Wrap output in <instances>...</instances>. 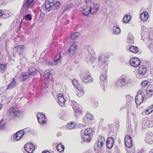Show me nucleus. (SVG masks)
I'll list each match as a JSON object with an SVG mask.
<instances>
[{
  "label": "nucleus",
  "mask_w": 153,
  "mask_h": 153,
  "mask_svg": "<svg viewBox=\"0 0 153 153\" xmlns=\"http://www.w3.org/2000/svg\"><path fill=\"white\" fill-rule=\"evenodd\" d=\"M129 79L126 76L122 75L117 81L116 84L117 87H123L130 83Z\"/></svg>",
  "instance_id": "4"
},
{
  "label": "nucleus",
  "mask_w": 153,
  "mask_h": 153,
  "mask_svg": "<svg viewBox=\"0 0 153 153\" xmlns=\"http://www.w3.org/2000/svg\"><path fill=\"white\" fill-rule=\"evenodd\" d=\"M25 151L28 153H32L35 149L34 145L31 143H27L24 146Z\"/></svg>",
  "instance_id": "15"
},
{
  "label": "nucleus",
  "mask_w": 153,
  "mask_h": 153,
  "mask_svg": "<svg viewBox=\"0 0 153 153\" xmlns=\"http://www.w3.org/2000/svg\"><path fill=\"white\" fill-rule=\"evenodd\" d=\"M60 7V2L56 0H48L45 4L44 10L49 12L53 9V7L56 9Z\"/></svg>",
  "instance_id": "1"
},
{
  "label": "nucleus",
  "mask_w": 153,
  "mask_h": 153,
  "mask_svg": "<svg viewBox=\"0 0 153 153\" xmlns=\"http://www.w3.org/2000/svg\"><path fill=\"white\" fill-rule=\"evenodd\" d=\"M76 88L79 91V92H81L82 94H84L85 92L83 88H82L79 86H78Z\"/></svg>",
  "instance_id": "45"
},
{
  "label": "nucleus",
  "mask_w": 153,
  "mask_h": 153,
  "mask_svg": "<svg viewBox=\"0 0 153 153\" xmlns=\"http://www.w3.org/2000/svg\"><path fill=\"white\" fill-rule=\"evenodd\" d=\"M108 62L107 61L103 62L101 63V65L100 67V71L101 72L107 73L108 69Z\"/></svg>",
  "instance_id": "18"
},
{
  "label": "nucleus",
  "mask_w": 153,
  "mask_h": 153,
  "mask_svg": "<svg viewBox=\"0 0 153 153\" xmlns=\"http://www.w3.org/2000/svg\"><path fill=\"white\" fill-rule=\"evenodd\" d=\"M131 65L134 67H138L140 64L141 62L140 59L138 58L132 57L130 60Z\"/></svg>",
  "instance_id": "14"
},
{
  "label": "nucleus",
  "mask_w": 153,
  "mask_h": 153,
  "mask_svg": "<svg viewBox=\"0 0 153 153\" xmlns=\"http://www.w3.org/2000/svg\"><path fill=\"white\" fill-rule=\"evenodd\" d=\"M98 102L95 100H93L92 101V105L95 108L98 106Z\"/></svg>",
  "instance_id": "46"
},
{
  "label": "nucleus",
  "mask_w": 153,
  "mask_h": 153,
  "mask_svg": "<svg viewBox=\"0 0 153 153\" xmlns=\"http://www.w3.org/2000/svg\"><path fill=\"white\" fill-rule=\"evenodd\" d=\"M71 105L74 111L76 113H79L81 114L82 111L81 110V106L75 101H73L72 102Z\"/></svg>",
  "instance_id": "13"
},
{
  "label": "nucleus",
  "mask_w": 153,
  "mask_h": 153,
  "mask_svg": "<svg viewBox=\"0 0 153 153\" xmlns=\"http://www.w3.org/2000/svg\"><path fill=\"white\" fill-rule=\"evenodd\" d=\"M57 150L59 152H62L64 151L65 147L63 145H62L61 143H59L58 144L56 147Z\"/></svg>",
  "instance_id": "36"
},
{
  "label": "nucleus",
  "mask_w": 153,
  "mask_h": 153,
  "mask_svg": "<svg viewBox=\"0 0 153 153\" xmlns=\"http://www.w3.org/2000/svg\"><path fill=\"white\" fill-rule=\"evenodd\" d=\"M93 131L92 128H88L85 129L82 135L81 138L84 142H89L91 140V138L93 137Z\"/></svg>",
  "instance_id": "2"
},
{
  "label": "nucleus",
  "mask_w": 153,
  "mask_h": 153,
  "mask_svg": "<svg viewBox=\"0 0 153 153\" xmlns=\"http://www.w3.org/2000/svg\"><path fill=\"white\" fill-rule=\"evenodd\" d=\"M59 116L60 118L63 120H64L66 117V115L63 112H62L60 114Z\"/></svg>",
  "instance_id": "49"
},
{
  "label": "nucleus",
  "mask_w": 153,
  "mask_h": 153,
  "mask_svg": "<svg viewBox=\"0 0 153 153\" xmlns=\"http://www.w3.org/2000/svg\"><path fill=\"white\" fill-rule=\"evenodd\" d=\"M2 108V105L1 104H0V110H1Z\"/></svg>",
  "instance_id": "59"
},
{
  "label": "nucleus",
  "mask_w": 153,
  "mask_h": 153,
  "mask_svg": "<svg viewBox=\"0 0 153 153\" xmlns=\"http://www.w3.org/2000/svg\"><path fill=\"white\" fill-rule=\"evenodd\" d=\"M77 95L79 97L82 96V95H83L84 94H81V92H78L77 93Z\"/></svg>",
  "instance_id": "52"
},
{
  "label": "nucleus",
  "mask_w": 153,
  "mask_h": 153,
  "mask_svg": "<svg viewBox=\"0 0 153 153\" xmlns=\"http://www.w3.org/2000/svg\"><path fill=\"white\" fill-rule=\"evenodd\" d=\"M86 2H87L88 1H89L90 0H85Z\"/></svg>",
  "instance_id": "60"
},
{
  "label": "nucleus",
  "mask_w": 153,
  "mask_h": 153,
  "mask_svg": "<svg viewBox=\"0 0 153 153\" xmlns=\"http://www.w3.org/2000/svg\"><path fill=\"white\" fill-rule=\"evenodd\" d=\"M149 17L148 13L146 12H143L140 15V18L141 20L145 22L147 20Z\"/></svg>",
  "instance_id": "31"
},
{
  "label": "nucleus",
  "mask_w": 153,
  "mask_h": 153,
  "mask_svg": "<svg viewBox=\"0 0 153 153\" xmlns=\"http://www.w3.org/2000/svg\"><path fill=\"white\" fill-rule=\"evenodd\" d=\"M90 13L95 14L97 13L99 10V6L97 4H94L93 6L89 7Z\"/></svg>",
  "instance_id": "28"
},
{
  "label": "nucleus",
  "mask_w": 153,
  "mask_h": 153,
  "mask_svg": "<svg viewBox=\"0 0 153 153\" xmlns=\"http://www.w3.org/2000/svg\"><path fill=\"white\" fill-rule=\"evenodd\" d=\"M79 36V33L78 32H76L71 34V38L72 40H75L78 38Z\"/></svg>",
  "instance_id": "42"
},
{
  "label": "nucleus",
  "mask_w": 153,
  "mask_h": 153,
  "mask_svg": "<svg viewBox=\"0 0 153 153\" xmlns=\"http://www.w3.org/2000/svg\"><path fill=\"white\" fill-rule=\"evenodd\" d=\"M145 141L148 144H151L153 143V134L152 132H149L146 134Z\"/></svg>",
  "instance_id": "19"
},
{
  "label": "nucleus",
  "mask_w": 153,
  "mask_h": 153,
  "mask_svg": "<svg viewBox=\"0 0 153 153\" xmlns=\"http://www.w3.org/2000/svg\"><path fill=\"white\" fill-rule=\"evenodd\" d=\"M24 133L25 132L24 131H19L14 134L13 138L15 140H19L22 137Z\"/></svg>",
  "instance_id": "21"
},
{
  "label": "nucleus",
  "mask_w": 153,
  "mask_h": 153,
  "mask_svg": "<svg viewBox=\"0 0 153 153\" xmlns=\"http://www.w3.org/2000/svg\"><path fill=\"white\" fill-rule=\"evenodd\" d=\"M38 121L40 124L45 125L47 123V119L45 116L42 113H39L37 115Z\"/></svg>",
  "instance_id": "10"
},
{
  "label": "nucleus",
  "mask_w": 153,
  "mask_h": 153,
  "mask_svg": "<svg viewBox=\"0 0 153 153\" xmlns=\"http://www.w3.org/2000/svg\"><path fill=\"white\" fill-rule=\"evenodd\" d=\"M71 7V6H69V7H67L66 8H65V9L66 10H69Z\"/></svg>",
  "instance_id": "56"
},
{
  "label": "nucleus",
  "mask_w": 153,
  "mask_h": 153,
  "mask_svg": "<svg viewBox=\"0 0 153 153\" xmlns=\"http://www.w3.org/2000/svg\"><path fill=\"white\" fill-rule=\"evenodd\" d=\"M144 95L142 90H139L135 98V103L137 105H140L143 102L144 98Z\"/></svg>",
  "instance_id": "5"
},
{
  "label": "nucleus",
  "mask_w": 153,
  "mask_h": 153,
  "mask_svg": "<svg viewBox=\"0 0 153 153\" xmlns=\"http://www.w3.org/2000/svg\"><path fill=\"white\" fill-rule=\"evenodd\" d=\"M149 153H153V149H152Z\"/></svg>",
  "instance_id": "58"
},
{
  "label": "nucleus",
  "mask_w": 153,
  "mask_h": 153,
  "mask_svg": "<svg viewBox=\"0 0 153 153\" xmlns=\"http://www.w3.org/2000/svg\"><path fill=\"white\" fill-rule=\"evenodd\" d=\"M143 121L146 122V123L147 125L150 127H153V120H152L150 118L146 117L143 119Z\"/></svg>",
  "instance_id": "34"
},
{
  "label": "nucleus",
  "mask_w": 153,
  "mask_h": 153,
  "mask_svg": "<svg viewBox=\"0 0 153 153\" xmlns=\"http://www.w3.org/2000/svg\"><path fill=\"white\" fill-rule=\"evenodd\" d=\"M113 30L114 33L115 34H118L120 33V28L117 26H114L113 27Z\"/></svg>",
  "instance_id": "43"
},
{
  "label": "nucleus",
  "mask_w": 153,
  "mask_h": 153,
  "mask_svg": "<svg viewBox=\"0 0 153 153\" xmlns=\"http://www.w3.org/2000/svg\"><path fill=\"white\" fill-rule=\"evenodd\" d=\"M102 74L100 76V80L102 84L107 82L108 80V76L106 75L107 73L101 72Z\"/></svg>",
  "instance_id": "25"
},
{
  "label": "nucleus",
  "mask_w": 153,
  "mask_h": 153,
  "mask_svg": "<svg viewBox=\"0 0 153 153\" xmlns=\"http://www.w3.org/2000/svg\"><path fill=\"white\" fill-rule=\"evenodd\" d=\"M142 32L144 36L146 38L151 40H153V30L150 29H147V30Z\"/></svg>",
  "instance_id": "12"
},
{
  "label": "nucleus",
  "mask_w": 153,
  "mask_h": 153,
  "mask_svg": "<svg viewBox=\"0 0 153 153\" xmlns=\"http://www.w3.org/2000/svg\"><path fill=\"white\" fill-rule=\"evenodd\" d=\"M108 128L109 129L110 128V125H109L108 126Z\"/></svg>",
  "instance_id": "63"
},
{
  "label": "nucleus",
  "mask_w": 153,
  "mask_h": 153,
  "mask_svg": "<svg viewBox=\"0 0 153 153\" xmlns=\"http://www.w3.org/2000/svg\"><path fill=\"white\" fill-rule=\"evenodd\" d=\"M89 13H90L89 7H87L84 8L82 11V13L85 16H88Z\"/></svg>",
  "instance_id": "41"
},
{
  "label": "nucleus",
  "mask_w": 153,
  "mask_h": 153,
  "mask_svg": "<svg viewBox=\"0 0 153 153\" xmlns=\"http://www.w3.org/2000/svg\"><path fill=\"white\" fill-rule=\"evenodd\" d=\"M42 153H50V152L49 151L45 150L43 151Z\"/></svg>",
  "instance_id": "54"
},
{
  "label": "nucleus",
  "mask_w": 153,
  "mask_h": 153,
  "mask_svg": "<svg viewBox=\"0 0 153 153\" xmlns=\"http://www.w3.org/2000/svg\"><path fill=\"white\" fill-rule=\"evenodd\" d=\"M153 111V104L149 106L145 111V113L146 115H149Z\"/></svg>",
  "instance_id": "38"
},
{
  "label": "nucleus",
  "mask_w": 153,
  "mask_h": 153,
  "mask_svg": "<svg viewBox=\"0 0 153 153\" xmlns=\"http://www.w3.org/2000/svg\"><path fill=\"white\" fill-rule=\"evenodd\" d=\"M124 143L126 146L129 148L132 146V140L131 137L129 135H127L124 138Z\"/></svg>",
  "instance_id": "16"
},
{
  "label": "nucleus",
  "mask_w": 153,
  "mask_h": 153,
  "mask_svg": "<svg viewBox=\"0 0 153 153\" xmlns=\"http://www.w3.org/2000/svg\"><path fill=\"white\" fill-rule=\"evenodd\" d=\"M129 49L131 53L138 54L140 53V52L139 51L138 48L136 46H132L129 47Z\"/></svg>",
  "instance_id": "33"
},
{
  "label": "nucleus",
  "mask_w": 153,
  "mask_h": 153,
  "mask_svg": "<svg viewBox=\"0 0 153 153\" xmlns=\"http://www.w3.org/2000/svg\"><path fill=\"white\" fill-rule=\"evenodd\" d=\"M149 82L147 80H144L141 83V85L143 87L146 86L148 84Z\"/></svg>",
  "instance_id": "47"
},
{
  "label": "nucleus",
  "mask_w": 153,
  "mask_h": 153,
  "mask_svg": "<svg viewBox=\"0 0 153 153\" xmlns=\"http://www.w3.org/2000/svg\"><path fill=\"white\" fill-rule=\"evenodd\" d=\"M79 77L82 82L85 83H90L93 82L94 79L91 74L85 72H82L79 75Z\"/></svg>",
  "instance_id": "3"
},
{
  "label": "nucleus",
  "mask_w": 153,
  "mask_h": 153,
  "mask_svg": "<svg viewBox=\"0 0 153 153\" xmlns=\"http://www.w3.org/2000/svg\"><path fill=\"white\" fill-rule=\"evenodd\" d=\"M150 72L151 74L153 76V68L151 70Z\"/></svg>",
  "instance_id": "57"
},
{
  "label": "nucleus",
  "mask_w": 153,
  "mask_h": 153,
  "mask_svg": "<svg viewBox=\"0 0 153 153\" xmlns=\"http://www.w3.org/2000/svg\"><path fill=\"white\" fill-rule=\"evenodd\" d=\"M76 122H69L67 124L66 127L69 129H72L76 127Z\"/></svg>",
  "instance_id": "35"
},
{
  "label": "nucleus",
  "mask_w": 153,
  "mask_h": 153,
  "mask_svg": "<svg viewBox=\"0 0 153 153\" xmlns=\"http://www.w3.org/2000/svg\"><path fill=\"white\" fill-rule=\"evenodd\" d=\"M147 69L145 65H143L140 66L138 69V73L140 75L143 76L147 73Z\"/></svg>",
  "instance_id": "24"
},
{
  "label": "nucleus",
  "mask_w": 153,
  "mask_h": 153,
  "mask_svg": "<svg viewBox=\"0 0 153 153\" xmlns=\"http://www.w3.org/2000/svg\"><path fill=\"white\" fill-rule=\"evenodd\" d=\"M105 138L104 137L99 136L97 140V147L101 148L105 144Z\"/></svg>",
  "instance_id": "22"
},
{
  "label": "nucleus",
  "mask_w": 153,
  "mask_h": 153,
  "mask_svg": "<svg viewBox=\"0 0 153 153\" xmlns=\"http://www.w3.org/2000/svg\"><path fill=\"white\" fill-rule=\"evenodd\" d=\"M7 63L3 64L0 62V73L3 74L6 71L7 68Z\"/></svg>",
  "instance_id": "32"
},
{
  "label": "nucleus",
  "mask_w": 153,
  "mask_h": 153,
  "mask_svg": "<svg viewBox=\"0 0 153 153\" xmlns=\"http://www.w3.org/2000/svg\"><path fill=\"white\" fill-rule=\"evenodd\" d=\"M146 99L150 98L153 95V85H149L146 89Z\"/></svg>",
  "instance_id": "11"
},
{
  "label": "nucleus",
  "mask_w": 153,
  "mask_h": 153,
  "mask_svg": "<svg viewBox=\"0 0 153 153\" xmlns=\"http://www.w3.org/2000/svg\"><path fill=\"white\" fill-rule=\"evenodd\" d=\"M143 151L142 149L138 150L137 151V153H143Z\"/></svg>",
  "instance_id": "53"
},
{
  "label": "nucleus",
  "mask_w": 153,
  "mask_h": 153,
  "mask_svg": "<svg viewBox=\"0 0 153 153\" xmlns=\"http://www.w3.org/2000/svg\"><path fill=\"white\" fill-rule=\"evenodd\" d=\"M38 72V70L33 67H31L28 69V74L29 76H35Z\"/></svg>",
  "instance_id": "29"
},
{
  "label": "nucleus",
  "mask_w": 153,
  "mask_h": 153,
  "mask_svg": "<svg viewBox=\"0 0 153 153\" xmlns=\"http://www.w3.org/2000/svg\"><path fill=\"white\" fill-rule=\"evenodd\" d=\"M52 69H48L46 70L44 72V77L46 79H49L51 76L52 75L51 73Z\"/></svg>",
  "instance_id": "30"
},
{
  "label": "nucleus",
  "mask_w": 153,
  "mask_h": 153,
  "mask_svg": "<svg viewBox=\"0 0 153 153\" xmlns=\"http://www.w3.org/2000/svg\"><path fill=\"white\" fill-rule=\"evenodd\" d=\"M62 59L60 53H58L55 56L54 60L55 64H57V63L59 62H60V60Z\"/></svg>",
  "instance_id": "37"
},
{
  "label": "nucleus",
  "mask_w": 153,
  "mask_h": 153,
  "mask_svg": "<svg viewBox=\"0 0 153 153\" xmlns=\"http://www.w3.org/2000/svg\"><path fill=\"white\" fill-rule=\"evenodd\" d=\"M3 121H4L3 120H1V121H0V123H1V122H3Z\"/></svg>",
  "instance_id": "62"
},
{
  "label": "nucleus",
  "mask_w": 153,
  "mask_h": 153,
  "mask_svg": "<svg viewBox=\"0 0 153 153\" xmlns=\"http://www.w3.org/2000/svg\"><path fill=\"white\" fill-rule=\"evenodd\" d=\"M4 1V0H0V4H3Z\"/></svg>",
  "instance_id": "55"
},
{
  "label": "nucleus",
  "mask_w": 153,
  "mask_h": 153,
  "mask_svg": "<svg viewBox=\"0 0 153 153\" xmlns=\"http://www.w3.org/2000/svg\"><path fill=\"white\" fill-rule=\"evenodd\" d=\"M114 140L113 138L111 137H108L106 142V145L107 148L111 149L114 146Z\"/></svg>",
  "instance_id": "17"
},
{
  "label": "nucleus",
  "mask_w": 153,
  "mask_h": 153,
  "mask_svg": "<svg viewBox=\"0 0 153 153\" xmlns=\"http://www.w3.org/2000/svg\"><path fill=\"white\" fill-rule=\"evenodd\" d=\"M131 19V16L130 15H126L124 16L123 21L124 23H128Z\"/></svg>",
  "instance_id": "40"
},
{
  "label": "nucleus",
  "mask_w": 153,
  "mask_h": 153,
  "mask_svg": "<svg viewBox=\"0 0 153 153\" xmlns=\"http://www.w3.org/2000/svg\"><path fill=\"white\" fill-rule=\"evenodd\" d=\"M57 96L59 105L61 107L64 106L65 105L66 98L62 93L58 94Z\"/></svg>",
  "instance_id": "9"
},
{
  "label": "nucleus",
  "mask_w": 153,
  "mask_h": 153,
  "mask_svg": "<svg viewBox=\"0 0 153 153\" xmlns=\"http://www.w3.org/2000/svg\"><path fill=\"white\" fill-rule=\"evenodd\" d=\"M22 76L23 77V81H25L30 76L28 74L27 72H23L22 74Z\"/></svg>",
  "instance_id": "44"
},
{
  "label": "nucleus",
  "mask_w": 153,
  "mask_h": 153,
  "mask_svg": "<svg viewBox=\"0 0 153 153\" xmlns=\"http://www.w3.org/2000/svg\"><path fill=\"white\" fill-rule=\"evenodd\" d=\"M32 19V16H31V15L30 14H27L26 15H25V16L24 17L23 19L22 20V21L20 22L18 20H17L16 22V24H18L19 25V29H20L21 28V26L22 25V20L23 19H25L26 21H30Z\"/></svg>",
  "instance_id": "23"
},
{
  "label": "nucleus",
  "mask_w": 153,
  "mask_h": 153,
  "mask_svg": "<svg viewBox=\"0 0 153 153\" xmlns=\"http://www.w3.org/2000/svg\"><path fill=\"white\" fill-rule=\"evenodd\" d=\"M16 79L14 78H13L11 82L7 85L6 90H8L13 88L16 86Z\"/></svg>",
  "instance_id": "27"
},
{
  "label": "nucleus",
  "mask_w": 153,
  "mask_h": 153,
  "mask_svg": "<svg viewBox=\"0 0 153 153\" xmlns=\"http://www.w3.org/2000/svg\"><path fill=\"white\" fill-rule=\"evenodd\" d=\"M5 124V123L4 122L3 123L2 126L3 127H4V126Z\"/></svg>",
  "instance_id": "61"
},
{
  "label": "nucleus",
  "mask_w": 153,
  "mask_h": 153,
  "mask_svg": "<svg viewBox=\"0 0 153 153\" xmlns=\"http://www.w3.org/2000/svg\"><path fill=\"white\" fill-rule=\"evenodd\" d=\"M94 119L93 115L87 113L85 115L82 119L83 122L85 124L88 123L89 122L92 120Z\"/></svg>",
  "instance_id": "20"
},
{
  "label": "nucleus",
  "mask_w": 153,
  "mask_h": 153,
  "mask_svg": "<svg viewBox=\"0 0 153 153\" xmlns=\"http://www.w3.org/2000/svg\"><path fill=\"white\" fill-rule=\"evenodd\" d=\"M134 37L132 35L130 34H129L128 37V44H133L134 43Z\"/></svg>",
  "instance_id": "39"
},
{
  "label": "nucleus",
  "mask_w": 153,
  "mask_h": 153,
  "mask_svg": "<svg viewBox=\"0 0 153 153\" xmlns=\"http://www.w3.org/2000/svg\"><path fill=\"white\" fill-rule=\"evenodd\" d=\"M73 85L75 88H76L78 86L77 84H78L77 81L75 79H73L72 82Z\"/></svg>",
  "instance_id": "48"
},
{
  "label": "nucleus",
  "mask_w": 153,
  "mask_h": 153,
  "mask_svg": "<svg viewBox=\"0 0 153 153\" xmlns=\"http://www.w3.org/2000/svg\"><path fill=\"white\" fill-rule=\"evenodd\" d=\"M4 14L3 11L2 10H0V18H1V17H3V18H4Z\"/></svg>",
  "instance_id": "51"
},
{
  "label": "nucleus",
  "mask_w": 153,
  "mask_h": 153,
  "mask_svg": "<svg viewBox=\"0 0 153 153\" xmlns=\"http://www.w3.org/2000/svg\"><path fill=\"white\" fill-rule=\"evenodd\" d=\"M8 112L9 115L13 117H18L21 114L20 111L13 107H10L8 110Z\"/></svg>",
  "instance_id": "6"
},
{
  "label": "nucleus",
  "mask_w": 153,
  "mask_h": 153,
  "mask_svg": "<svg viewBox=\"0 0 153 153\" xmlns=\"http://www.w3.org/2000/svg\"><path fill=\"white\" fill-rule=\"evenodd\" d=\"M35 0H25L22 7L25 8L26 10L29 8L30 6L32 4Z\"/></svg>",
  "instance_id": "26"
},
{
  "label": "nucleus",
  "mask_w": 153,
  "mask_h": 153,
  "mask_svg": "<svg viewBox=\"0 0 153 153\" xmlns=\"http://www.w3.org/2000/svg\"><path fill=\"white\" fill-rule=\"evenodd\" d=\"M77 42L74 41L70 46L68 50L69 55L70 56H73L75 53L77 49Z\"/></svg>",
  "instance_id": "7"
},
{
  "label": "nucleus",
  "mask_w": 153,
  "mask_h": 153,
  "mask_svg": "<svg viewBox=\"0 0 153 153\" xmlns=\"http://www.w3.org/2000/svg\"><path fill=\"white\" fill-rule=\"evenodd\" d=\"M49 64L52 66L56 65V64H55V62H54V60L48 62Z\"/></svg>",
  "instance_id": "50"
},
{
  "label": "nucleus",
  "mask_w": 153,
  "mask_h": 153,
  "mask_svg": "<svg viewBox=\"0 0 153 153\" xmlns=\"http://www.w3.org/2000/svg\"><path fill=\"white\" fill-rule=\"evenodd\" d=\"M25 48L24 45H19L17 46L14 48V53H19V56L23 55V50Z\"/></svg>",
  "instance_id": "8"
}]
</instances>
